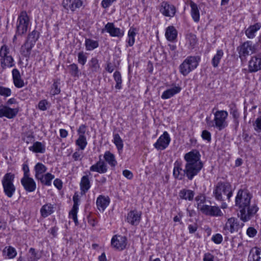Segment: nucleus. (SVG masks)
Here are the masks:
<instances>
[{"mask_svg": "<svg viewBox=\"0 0 261 261\" xmlns=\"http://www.w3.org/2000/svg\"><path fill=\"white\" fill-rule=\"evenodd\" d=\"M184 159L186 161L185 166L186 177L191 180L203 167V164L200 161V154L197 150H192L185 154Z\"/></svg>", "mask_w": 261, "mask_h": 261, "instance_id": "f257e3e1", "label": "nucleus"}, {"mask_svg": "<svg viewBox=\"0 0 261 261\" xmlns=\"http://www.w3.org/2000/svg\"><path fill=\"white\" fill-rule=\"evenodd\" d=\"M214 118L211 120L210 118H206L207 124L211 127H216L219 130H221L228 125L227 119L228 113L226 111L217 110L214 113Z\"/></svg>", "mask_w": 261, "mask_h": 261, "instance_id": "f03ea898", "label": "nucleus"}, {"mask_svg": "<svg viewBox=\"0 0 261 261\" xmlns=\"http://www.w3.org/2000/svg\"><path fill=\"white\" fill-rule=\"evenodd\" d=\"M213 193L217 200H229L232 195L231 185L228 182H219L216 185Z\"/></svg>", "mask_w": 261, "mask_h": 261, "instance_id": "7ed1b4c3", "label": "nucleus"}, {"mask_svg": "<svg viewBox=\"0 0 261 261\" xmlns=\"http://www.w3.org/2000/svg\"><path fill=\"white\" fill-rule=\"evenodd\" d=\"M200 58L199 56H189L179 67V71L184 76L187 75L190 72L197 68Z\"/></svg>", "mask_w": 261, "mask_h": 261, "instance_id": "20e7f679", "label": "nucleus"}, {"mask_svg": "<svg viewBox=\"0 0 261 261\" xmlns=\"http://www.w3.org/2000/svg\"><path fill=\"white\" fill-rule=\"evenodd\" d=\"M14 178V174L10 172L6 173L2 179L4 192L9 198H11L16 191L15 187L13 184Z\"/></svg>", "mask_w": 261, "mask_h": 261, "instance_id": "39448f33", "label": "nucleus"}, {"mask_svg": "<svg viewBox=\"0 0 261 261\" xmlns=\"http://www.w3.org/2000/svg\"><path fill=\"white\" fill-rule=\"evenodd\" d=\"M30 22L29 17L25 11L20 12L17 20L16 34L21 35L25 34Z\"/></svg>", "mask_w": 261, "mask_h": 261, "instance_id": "423d86ee", "label": "nucleus"}, {"mask_svg": "<svg viewBox=\"0 0 261 261\" xmlns=\"http://www.w3.org/2000/svg\"><path fill=\"white\" fill-rule=\"evenodd\" d=\"M252 198L251 194L245 190H239L236 197V205L240 208L248 206Z\"/></svg>", "mask_w": 261, "mask_h": 261, "instance_id": "0eeeda50", "label": "nucleus"}, {"mask_svg": "<svg viewBox=\"0 0 261 261\" xmlns=\"http://www.w3.org/2000/svg\"><path fill=\"white\" fill-rule=\"evenodd\" d=\"M258 208L255 204L248 205L240 210V218L244 222L249 221L258 211Z\"/></svg>", "mask_w": 261, "mask_h": 261, "instance_id": "6e6552de", "label": "nucleus"}, {"mask_svg": "<svg viewBox=\"0 0 261 261\" xmlns=\"http://www.w3.org/2000/svg\"><path fill=\"white\" fill-rule=\"evenodd\" d=\"M171 139L169 134L164 132L159 138L157 141L154 144V147L158 150H163L165 149L169 145Z\"/></svg>", "mask_w": 261, "mask_h": 261, "instance_id": "1a4fd4ad", "label": "nucleus"}, {"mask_svg": "<svg viewBox=\"0 0 261 261\" xmlns=\"http://www.w3.org/2000/svg\"><path fill=\"white\" fill-rule=\"evenodd\" d=\"M111 245L116 249L123 250L127 245V238L125 236L115 235L111 240Z\"/></svg>", "mask_w": 261, "mask_h": 261, "instance_id": "9d476101", "label": "nucleus"}, {"mask_svg": "<svg viewBox=\"0 0 261 261\" xmlns=\"http://www.w3.org/2000/svg\"><path fill=\"white\" fill-rule=\"evenodd\" d=\"M256 48L251 41H246L244 42L240 48V57H246L252 55L255 52Z\"/></svg>", "mask_w": 261, "mask_h": 261, "instance_id": "9b49d317", "label": "nucleus"}, {"mask_svg": "<svg viewBox=\"0 0 261 261\" xmlns=\"http://www.w3.org/2000/svg\"><path fill=\"white\" fill-rule=\"evenodd\" d=\"M19 111L18 108L12 109L8 106L0 105V118L6 117L9 119L14 118Z\"/></svg>", "mask_w": 261, "mask_h": 261, "instance_id": "f8f14e48", "label": "nucleus"}, {"mask_svg": "<svg viewBox=\"0 0 261 261\" xmlns=\"http://www.w3.org/2000/svg\"><path fill=\"white\" fill-rule=\"evenodd\" d=\"M83 5L82 0H63L62 5L66 10H70L74 12L77 9H80Z\"/></svg>", "mask_w": 261, "mask_h": 261, "instance_id": "ddd939ff", "label": "nucleus"}, {"mask_svg": "<svg viewBox=\"0 0 261 261\" xmlns=\"http://www.w3.org/2000/svg\"><path fill=\"white\" fill-rule=\"evenodd\" d=\"M160 12L162 14L167 17H173L176 13L175 7L166 2H163L161 3Z\"/></svg>", "mask_w": 261, "mask_h": 261, "instance_id": "4468645a", "label": "nucleus"}, {"mask_svg": "<svg viewBox=\"0 0 261 261\" xmlns=\"http://www.w3.org/2000/svg\"><path fill=\"white\" fill-rule=\"evenodd\" d=\"M142 213L137 210L130 211L127 215V222L132 225H138L141 220Z\"/></svg>", "mask_w": 261, "mask_h": 261, "instance_id": "2eb2a0df", "label": "nucleus"}, {"mask_svg": "<svg viewBox=\"0 0 261 261\" xmlns=\"http://www.w3.org/2000/svg\"><path fill=\"white\" fill-rule=\"evenodd\" d=\"M239 224L238 219L232 217L229 218L224 227V230L226 233H233L238 230Z\"/></svg>", "mask_w": 261, "mask_h": 261, "instance_id": "dca6fc26", "label": "nucleus"}, {"mask_svg": "<svg viewBox=\"0 0 261 261\" xmlns=\"http://www.w3.org/2000/svg\"><path fill=\"white\" fill-rule=\"evenodd\" d=\"M106 30L112 37H121L123 36V31L119 28L115 27L113 23L108 22L106 24L105 29L102 30V32Z\"/></svg>", "mask_w": 261, "mask_h": 261, "instance_id": "f3484780", "label": "nucleus"}, {"mask_svg": "<svg viewBox=\"0 0 261 261\" xmlns=\"http://www.w3.org/2000/svg\"><path fill=\"white\" fill-rule=\"evenodd\" d=\"M202 208V212L206 215L211 216L219 217L223 215V213L218 206H203Z\"/></svg>", "mask_w": 261, "mask_h": 261, "instance_id": "a211bd4d", "label": "nucleus"}, {"mask_svg": "<svg viewBox=\"0 0 261 261\" xmlns=\"http://www.w3.org/2000/svg\"><path fill=\"white\" fill-rule=\"evenodd\" d=\"M173 175L175 178L182 180L186 176L185 168L182 169L181 163L176 161L174 164Z\"/></svg>", "mask_w": 261, "mask_h": 261, "instance_id": "6ab92c4d", "label": "nucleus"}, {"mask_svg": "<svg viewBox=\"0 0 261 261\" xmlns=\"http://www.w3.org/2000/svg\"><path fill=\"white\" fill-rule=\"evenodd\" d=\"M21 183L24 189L28 192H34L36 189V184L34 180L30 176L23 177Z\"/></svg>", "mask_w": 261, "mask_h": 261, "instance_id": "aec40b11", "label": "nucleus"}, {"mask_svg": "<svg viewBox=\"0 0 261 261\" xmlns=\"http://www.w3.org/2000/svg\"><path fill=\"white\" fill-rule=\"evenodd\" d=\"M248 70L250 72H255L261 70V58L252 57L249 62Z\"/></svg>", "mask_w": 261, "mask_h": 261, "instance_id": "412c9836", "label": "nucleus"}, {"mask_svg": "<svg viewBox=\"0 0 261 261\" xmlns=\"http://www.w3.org/2000/svg\"><path fill=\"white\" fill-rule=\"evenodd\" d=\"M110 199L109 197L103 195L99 196L96 200V205L99 211L103 212L109 205Z\"/></svg>", "mask_w": 261, "mask_h": 261, "instance_id": "4be33fe9", "label": "nucleus"}, {"mask_svg": "<svg viewBox=\"0 0 261 261\" xmlns=\"http://www.w3.org/2000/svg\"><path fill=\"white\" fill-rule=\"evenodd\" d=\"M107 166L105 162L100 159L96 163L91 166L90 170L92 172H97L99 173H105L107 171Z\"/></svg>", "mask_w": 261, "mask_h": 261, "instance_id": "5701e85b", "label": "nucleus"}, {"mask_svg": "<svg viewBox=\"0 0 261 261\" xmlns=\"http://www.w3.org/2000/svg\"><path fill=\"white\" fill-rule=\"evenodd\" d=\"M12 73L15 86L18 88L23 87L24 86V81L21 77L19 70L16 68L13 69Z\"/></svg>", "mask_w": 261, "mask_h": 261, "instance_id": "b1692460", "label": "nucleus"}, {"mask_svg": "<svg viewBox=\"0 0 261 261\" xmlns=\"http://www.w3.org/2000/svg\"><path fill=\"white\" fill-rule=\"evenodd\" d=\"M181 90V88L179 86H175L174 87L168 89L165 91L161 95L163 99H167L170 98L175 94L179 93Z\"/></svg>", "mask_w": 261, "mask_h": 261, "instance_id": "393cba45", "label": "nucleus"}, {"mask_svg": "<svg viewBox=\"0 0 261 261\" xmlns=\"http://www.w3.org/2000/svg\"><path fill=\"white\" fill-rule=\"evenodd\" d=\"M74 202L73 205L70 212H69V217L72 218L75 223V225H78L79 222L77 217V213L78 210V201L79 199L75 196L73 197Z\"/></svg>", "mask_w": 261, "mask_h": 261, "instance_id": "a878e982", "label": "nucleus"}, {"mask_svg": "<svg viewBox=\"0 0 261 261\" xmlns=\"http://www.w3.org/2000/svg\"><path fill=\"white\" fill-rule=\"evenodd\" d=\"M34 45L29 40H27L20 48L21 54L26 58H29L31 55V50Z\"/></svg>", "mask_w": 261, "mask_h": 261, "instance_id": "bb28decb", "label": "nucleus"}, {"mask_svg": "<svg viewBox=\"0 0 261 261\" xmlns=\"http://www.w3.org/2000/svg\"><path fill=\"white\" fill-rule=\"evenodd\" d=\"M54 205L50 203L43 205L40 209V214L42 217L46 218L54 212Z\"/></svg>", "mask_w": 261, "mask_h": 261, "instance_id": "cd10ccee", "label": "nucleus"}, {"mask_svg": "<svg viewBox=\"0 0 261 261\" xmlns=\"http://www.w3.org/2000/svg\"><path fill=\"white\" fill-rule=\"evenodd\" d=\"M190 6L191 8V14L195 22H198L200 19L199 10L196 4L192 1H190Z\"/></svg>", "mask_w": 261, "mask_h": 261, "instance_id": "c85d7f7f", "label": "nucleus"}, {"mask_svg": "<svg viewBox=\"0 0 261 261\" xmlns=\"http://www.w3.org/2000/svg\"><path fill=\"white\" fill-rule=\"evenodd\" d=\"M80 188L82 192L85 193L90 188L91 184L88 175L83 176L80 182Z\"/></svg>", "mask_w": 261, "mask_h": 261, "instance_id": "c756f323", "label": "nucleus"}, {"mask_svg": "<svg viewBox=\"0 0 261 261\" xmlns=\"http://www.w3.org/2000/svg\"><path fill=\"white\" fill-rule=\"evenodd\" d=\"M177 32L173 26L168 27L166 30L165 36L169 41H173L177 37Z\"/></svg>", "mask_w": 261, "mask_h": 261, "instance_id": "7c9ffc66", "label": "nucleus"}, {"mask_svg": "<svg viewBox=\"0 0 261 261\" xmlns=\"http://www.w3.org/2000/svg\"><path fill=\"white\" fill-rule=\"evenodd\" d=\"M260 27L261 24L259 23L250 25L245 31L246 35L249 38H253L255 36V33L260 29Z\"/></svg>", "mask_w": 261, "mask_h": 261, "instance_id": "2f4dec72", "label": "nucleus"}, {"mask_svg": "<svg viewBox=\"0 0 261 261\" xmlns=\"http://www.w3.org/2000/svg\"><path fill=\"white\" fill-rule=\"evenodd\" d=\"M186 43L189 49H193L197 43V39L195 35L189 33L186 36Z\"/></svg>", "mask_w": 261, "mask_h": 261, "instance_id": "473e14b6", "label": "nucleus"}, {"mask_svg": "<svg viewBox=\"0 0 261 261\" xmlns=\"http://www.w3.org/2000/svg\"><path fill=\"white\" fill-rule=\"evenodd\" d=\"M179 196L182 199L192 201L194 196V192L190 190L182 189L180 191Z\"/></svg>", "mask_w": 261, "mask_h": 261, "instance_id": "72a5a7b5", "label": "nucleus"}, {"mask_svg": "<svg viewBox=\"0 0 261 261\" xmlns=\"http://www.w3.org/2000/svg\"><path fill=\"white\" fill-rule=\"evenodd\" d=\"M103 158L106 162L112 167H115L117 162L115 159V155L109 151H107L104 154Z\"/></svg>", "mask_w": 261, "mask_h": 261, "instance_id": "f704fd0d", "label": "nucleus"}, {"mask_svg": "<svg viewBox=\"0 0 261 261\" xmlns=\"http://www.w3.org/2000/svg\"><path fill=\"white\" fill-rule=\"evenodd\" d=\"M34 170L35 171V178L38 179L39 178L40 176L43 175V174L46 171L47 168L42 163H38L35 165Z\"/></svg>", "mask_w": 261, "mask_h": 261, "instance_id": "c9c22d12", "label": "nucleus"}, {"mask_svg": "<svg viewBox=\"0 0 261 261\" xmlns=\"http://www.w3.org/2000/svg\"><path fill=\"white\" fill-rule=\"evenodd\" d=\"M0 63L3 70H5L7 68H11L15 66L14 60L12 56L0 61Z\"/></svg>", "mask_w": 261, "mask_h": 261, "instance_id": "e433bc0d", "label": "nucleus"}, {"mask_svg": "<svg viewBox=\"0 0 261 261\" xmlns=\"http://www.w3.org/2000/svg\"><path fill=\"white\" fill-rule=\"evenodd\" d=\"M90 72H97L100 70V66L98 60L96 58H92L88 63Z\"/></svg>", "mask_w": 261, "mask_h": 261, "instance_id": "4c0bfd02", "label": "nucleus"}, {"mask_svg": "<svg viewBox=\"0 0 261 261\" xmlns=\"http://www.w3.org/2000/svg\"><path fill=\"white\" fill-rule=\"evenodd\" d=\"M55 178V176L50 173H47L44 175H42L37 179L40 180L41 183L47 186H49L51 185V180Z\"/></svg>", "mask_w": 261, "mask_h": 261, "instance_id": "58836bf2", "label": "nucleus"}, {"mask_svg": "<svg viewBox=\"0 0 261 261\" xmlns=\"http://www.w3.org/2000/svg\"><path fill=\"white\" fill-rule=\"evenodd\" d=\"M29 150L35 153H44L45 151V146L40 142H36L33 145L29 147Z\"/></svg>", "mask_w": 261, "mask_h": 261, "instance_id": "ea45409f", "label": "nucleus"}, {"mask_svg": "<svg viewBox=\"0 0 261 261\" xmlns=\"http://www.w3.org/2000/svg\"><path fill=\"white\" fill-rule=\"evenodd\" d=\"M87 144L86 137L85 135H79L78 138L75 141V145L78 146V149L82 151L85 149Z\"/></svg>", "mask_w": 261, "mask_h": 261, "instance_id": "a19ab883", "label": "nucleus"}, {"mask_svg": "<svg viewBox=\"0 0 261 261\" xmlns=\"http://www.w3.org/2000/svg\"><path fill=\"white\" fill-rule=\"evenodd\" d=\"M229 107L230 108V113L232 115L234 122L237 126L239 124L238 118H239L240 115L237 107L234 103H231L229 105Z\"/></svg>", "mask_w": 261, "mask_h": 261, "instance_id": "79ce46f5", "label": "nucleus"}, {"mask_svg": "<svg viewBox=\"0 0 261 261\" xmlns=\"http://www.w3.org/2000/svg\"><path fill=\"white\" fill-rule=\"evenodd\" d=\"M223 55L224 53L222 49L217 50L216 54L214 56L212 60V64L214 67H218Z\"/></svg>", "mask_w": 261, "mask_h": 261, "instance_id": "37998d69", "label": "nucleus"}, {"mask_svg": "<svg viewBox=\"0 0 261 261\" xmlns=\"http://www.w3.org/2000/svg\"><path fill=\"white\" fill-rule=\"evenodd\" d=\"M98 42L97 41L91 39H86L85 41V46L87 50H92L98 46Z\"/></svg>", "mask_w": 261, "mask_h": 261, "instance_id": "c03bdc74", "label": "nucleus"}, {"mask_svg": "<svg viewBox=\"0 0 261 261\" xmlns=\"http://www.w3.org/2000/svg\"><path fill=\"white\" fill-rule=\"evenodd\" d=\"M136 29L132 27L128 32L127 44L129 46H132L135 43V37L136 34Z\"/></svg>", "mask_w": 261, "mask_h": 261, "instance_id": "a18cd8bd", "label": "nucleus"}, {"mask_svg": "<svg viewBox=\"0 0 261 261\" xmlns=\"http://www.w3.org/2000/svg\"><path fill=\"white\" fill-rule=\"evenodd\" d=\"M9 53L10 49L9 47L6 44L2 45L0 48V61L11 57V56L9 55Z\"/></svg>", "mask_w": 261, "mask_h": 261, "instance_id": "49530a36", "label": "nucleus"}, {"mask_svg": "<svg viewBox=\"0 0 261 261\" xmlns=\"http://www.w3.org/2000/svg\"><path fill=\"white\" fill-rule=\"evenodd\" d=\"M113 142L118 151H122L123 147V141L118 134H115L114 135Z\"/></svg>", "mask_w": 261, "mask_h": 261, "instance_id": "de8ad7c7", "label": "nucleus"}, {"mask_svg": "<svg viewBox=\"0 0 261 261\" xmlns=\"http://www.w3.org/2000/svg\"><path fill=\"white\" fill-rule=\"evenodd\" d=\"M113 77L116 83L115 88L117 89H120L122 87V79L120 72L116 71L113 74Z\"/></svg>", "mask_w": 261, "mask_h": 261, "instance_id": "09e8293b", "label": "nucleus"}, {"mask_svg": "<svg viewBox=\"0 0 261 261\" xmlns=\"http://www.w3.org/2000/svg\"><path fill=\"white\" fill-rule=\"evenodd\" d=\"M196 201L197 202V208L202 212V208L203 206H206L207 205L204 204L205 201V197L203 194H200L195 198Z\"/></svg>", "mask_w": 261, "mask_h": 261, "instance_id": "8fccbe9b", "label": "nucleus"}, {"mask_svg": "<svg viewBox=\"0 0 261 261\" xmlns=\"http://www.w3.org/2000/svg\"><path fill=\"white\" fill-rule=\"evenodd\" d=\"M39 38V33L36 30H34L29 34L27 40L35 45L36 42Z\"/></svg>", "mask_w": 261, "mask_h": 261, "instance_id": "3c124183", "label": "nucleus"}, {"mask_svg": "<svg viewBox=\"0 0 261 261\" xmlns=\"http://www.w3.org/2000/svg\"><path fill=\"white\" fill-rule=\"evenodd\" d=\"M69 68L70 73L72 76L77 77L79 76V69L76 64L73 63L70 64L69 66Z\"/></svg>", "mask_w": 261, "mask_h": 261, "instance_id": "603ef678", "label": "nucleus"}, {"mask_svg": "<svg viewBox=\"0 0 261 261\" xmlns=\"http://www.w3.org/2000/svg\"><path fill=\"white\" fill-rule=\"evenodd\" d=\"M4 252L6 254L9 258H14L17 254L15 249L12 247H9L8 248H6Z\"/></svg>", "mask_w": 261, "mask_h": 261, "instance_id": "864d4df0", "label": "nucleus"}, {"mask_svg": "<svg viewBox=\"0 0 261 261\" xmlns=\"http://www.w3.org/2000/svg\"><path fill=\"white\" fill-rule=\"evenodd\" d=\"M87 57L83 51H81L77 55L78 63L82 65H84L86 63Z\"/></svg>", "mask_w": 261, "mask_h": 261, "instance_id": "5fc2aeb1", "label": "nucleus"}, {"mask_svg": "<svg viewBox=\"0 0 261 261\" xmlns=\"http://www.w3.org/2000/svg\"><path fill=\"white\" fill-rule=\"evenodd\" d=\"M12 94L11 90L7 87H5L0 85V95L5 97H9Z\"/></svg>", "mask_w": 261, "mask_h": 261, "instance_id": "6e6d98bb", "label": "nucleus"}, {"mask_svg": "<svg viewBox=\"0 0 261 261\" xmlns=\"http://www.w3.org/2000/svg\"><path fill=\"white\" fill-rule=\"evenodd\" d=\"M253 126L257 133H261V116L256 118Z\"/></svg>", "mask_w": 261, "mask_h": 261, "instance_id": "4d7b16f0", "label": "nucleus"}, {"mask_svg": "<svg viewBox=\"0 0 261 261\" xmlns=\"http://www.w3.org/2000/svg\"><path fill=\"white\" fill-rule=\"evenodd\" d=\"M83 157V151L79 149H76L72 154V158L75 161L82 160Z\"/></svg>", "mask_w": 261, "mask_h": 261, "instance_id": "13d9d810", "label": "nucleus"}, {"mask_svg": "<svg viewBox=\"0 0 261 261\" xmlns=\"http://www.w3.org/2000/svg\"><path fill=\"white\" fill-rule=\"evenodd\" d=\"M201 137L203 140H206L208 142L211 141V134L207 130H204L202 132Z\"/></svg>", "mask_w": 261, "mask_h": 261, "instance_id": "bf43d9fd", "label": "nucleus"}, {"mask_svg": "<svg viewBox=\"0 0 261 261\" xmlns=\"http://www.w3.org/2000/svg\"><path fill=\"white\" fill-rule=\"evenodd\" d=\"M60 92V89L58 87V85L57 82H54L51 86V90L50 93L52 95H55L59 94Z\"/></svg>", "mask_w": 261, "mask_h": 261, "instance_id": "052dcab7", "label": "nucleus"}, {"mask_svg": "<svg viewBox=\"0 0 261 261\" xmlns=\"http://www.w3.org/2000/svg\"><path fill=\"white\" fill-rule=\"evenodd\" d=\"M260 254V249L256 248L255 249V253L252 254L253 261H261V257L259 256Z\"/></svg>", "mask_w": 261, "mask_h": 261, "instance_id": "680f3d73", "label": "nucleus"}, {"mask_svg": "<svg viewBox=\"0 0 261 261\" xmlns=\"http://www.w3.org/2000/svg\"><path fill=\"white\" fill-rule=\"evenodd\" d=\"M212 240L216 244H220L223 238L221 234L219 233H217L215 235H214L212 238Z\"/></svg>", "mask_w": 261, "mask_h": 261, "instance_id": "e2e57ef3", "label": "nucleus"}, {"mask_svg": "<svg viewBox=\"0 0 261 261\" xmlns=\"http://www.w3.org/2000/svg\"><path fill=\"white\" fill-rule=\"evenodd\" d=\"M48 105V103L46 100H42L38 103V108L41 111H45L47 109V105Z\"/></svg>", "mask_w": 261, "mask_h": 261, "instance_id": "0e129e2a", "label": "nucleus"}, {"mask_svg": "<svg viewBox=\"0 0 261 261\" xmlns=\"http://www.w3.org/2000/svg\"><path fill=\"white\" fill-rule=\"evenodd\" d=\"M256 233V230L252 227H249L247 230V234L249 237H254Z\"/></svg>", "mask_w": 261, "mask_h": 261, "instance_id": "69168bd1", "label": "nucleus"}, {"mask_svg": "<svg viewBox=\"0 0 261 261\" xmlns=\"http://www.w3.org/2000/svg\"><path fill=\"white\" fill-rule=\"evenodd\" d=\"M116 0H102L101 2V6L103 8H108L113 2Z\"/></svg>", "mask_w": 261, "mask_h": 261, "instance_id": "338daca9", "label": "nucleus"}, {"mask_svg": "<svg viewBox=\"0 0 261 261\" xmlns=\"http://www.w3.org/2000/svg\"><path fill=\"white\" fill-rule=\"evenodd\" d=\"M203 261H214V256L210 253H205L203 257Z\"/></svg>", "mask_w": 261, "mask_h": 261, "instance_id": "774afa93", "label": "nucleus"}]
</instances>
